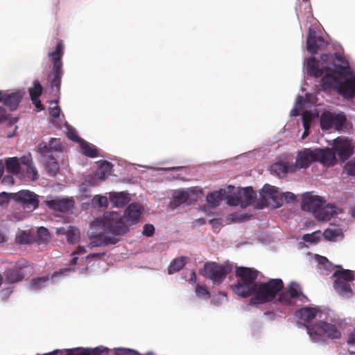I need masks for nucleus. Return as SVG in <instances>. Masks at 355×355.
Wrapping results in <instances>:
<instances>
[{"label":"nucleus","mask_w":355,"mask_h":355,"mask_svg":"<svg viewBox=\"0 0 355 355\" xmlns=\"http://www.w3.org/2000/svg\"><path fill=\"white\" fill-rule=\"evenodd\" d=\"M187 257H180L174 259L168 267V272L171 275L180 271L186 264Z\"/></svg>","instance_id":"nucleus-30"},{"label":"nucleus","mask_w":355,"mask_h":355,"mask_svg":"<svg viewBox=\"0 0 355 355\" xmlns=\"http://www.w3.org/2000/svg\"><path fill=\"white\" fill-rule=\"evenodd\" d=\"M9 112L3 107L0 106V121L8 119Z\"/></svg>","instance_id":"nucleus-56"},{"label":"nucleus","mask_w":355,"mask_h":355,"mask_svg":"<svg viewBox=\"0 0 355 355\" xmlns=\"http://www.w3.org/2000/svg\"><path fill=\"white\" fill-rule=\"evenodd\" d=\"M288 292L293 299L300 298V297H302L303 298H306V295L303 294L297 283H291V284L288 286Z\"/></svg>","instance_id":"nucleus-37"},{"label":"nucleus","mask_w":355,"mask_h":355,"mask_svg":"<svg viewBox=\"0 0 355 355\" xmlns=\"http://www.w3.org/2000/svg\"><path fill=\"white\" fill-rule=\"evenodd\" d=\"M143 211L142 206L136 202L130 204L124 211V218L129 225H133L139 222V219Z\"/></svg>","instance_id":"nucleus-17"},{"label":"nucleus","mask_w":355,"mask_h":355,"mask_svg":"<svg viewBox=\"0 0 355 355\" xmlns=\"http://www.w3.org/2000/svg\"><path fill=\"white\" fill-rule=\"evenodd\" d=\"M336 207L331 204H328L325 206L324 205L320 208L315 217L319 220H329L334 215H336Z\"/></svg>","instance_id":"nucleus-23"},{"label":"nucleus","mask_w":355,"mask_h":355,"mask_svg":"<svg viewBox=\"0 0 355 355\" xmlns=\"http://www.w3.org/2000/svg\"><path fill=\"white\" fill-rule=\"evenodd\" d=\"M91 226L101 228L105 233H111L112 236L115 237L123 235L128 231V227L121 214L115 211L105 213L103 218L92 221Z\"/></svg>","instance_id":"nucleus-4"},{"label":"nucleus","mask_w":355,"mask_h":355,"mask_svg":"<svg viewBox=\"0 0 355 355\" xmlns=\"http://www.w3.org/2000/svg\"><path fill=\"white\" fill-rule=\"evenodd\" d=\"M16 242L19 244H28L31 242L32 236L25 231L19 233L15 238Z\"/></svg>","instance_id":"nucleus-42"},{"label":"nucleus","mask_w":355,"mask_h":355,"mask_svg":"<svg viewBox=\"0 0 355 355\" xmlns=\"http://www.w3.org/2000/svg\"><path fill=\"white\" fill-rule=\"evenodd\" d=\"M24 94L25 92L21 90L14 92L0 90V103L2 102L9 111H15L21 102Z\"/></svg>","instance_id":"nucleus-12"},{"label":"nucleus","mask_w":355,"mask_h":355,"mask_svg":"<svg viewBox=\"0 0 355 355\" xmlns=\"http://www.w3.org/2000/svg\"><path fill=\"white\" fill-rule=\"evenodd\" d=\"M11 199L19 204L24 209L35 210L38 208L39 196L33 191L23 189L16 193H10Z\"/></svg>","instance_id":"nucleus-9"},{"label":"nucleus","mask_w":355,"mask_h":355,"mask_svg":"<svg viewBox=\"0 0 355 355\" xmlns=\"http://www.w3.org/2000/svg\"><path fill=\"white\" fill-rule=\"evenodd\" d=\"M45 203L51 209L61 212L69 211L74 206V200L72 198L55 197L46 200Z\"/></svg>","instance_id":"nucleus-14"},{"label":"nucleus","mask_w":355,"mask_h":355,"mask_svg":"<svg viewBox=\"0 0 355 355\" xmlns=\"http://www.w3.org/2000/svg\"><path fill=\"white\" fill-rule=\"evenodd\" d=\"M48 280V276L34 278L30 282V288L32 290L40 289L44 286Z\"/></svg>","instance_id":"nucleus-38"},{"label":"nucleus","mask_w":355,"mask_h":355,"mask_svg":"<svg viewBox=\"0 0 355 355\" xmlns=\"http://www.w3.org/2000/svg\"><path fill=\"white\" fill-rule=\"evenodd\" d=\"M29 266V262L26 259L18 260L12 268L5 271L6 282L8 284H15L22 281L26 275L25 270Z\"/></svg>","instance_id":"nucleus-10"},{"label":"nucleus","mask_w":355,"mask_h":355,"mask_svg":"<svg viewBox=\"0 0 355 355\" xmlns=\"http://www.w3.org/2000/svg\"><path fill=\"white\" fill-rule=\"evenodd\" d=\"M105 254V252H101V253H91L89 254H88L87 256V259H92V258H101L103 256H104Z\"/></svg>","instance_id":"nucleus-60"},{"label":"nucleus","mask_w":355,"mask_h":355,"mask_svg":"<svg viewBox=\"0 0 355 355\" xmlns=\"http://www.w3.org/2000/svg\"><path fill=\"white\" fill-rule=\"evenodd\" d=\"M1 182L4 185H12L14 184V178L12 175H6L3 178Z\"/></svg>","instance_id":"nucleus-57"},{"label":"nucleus","mask_w":355,"mask_h":355,"mask_svg":"<svg viewBox=\"0 0 355 355\" xmlns=\"http://www.w3.org/2000/svg\"><path fill=\"white\" fill-rule=\"evenodd\" d=\"M278 298L277 301L284 305H291L293 304V298L288 291H282V290L277 294Z\"/></svg>","instance_id":"nucleus-40"},{"label":"nucleus","mask_w":355,"mask_h":355,"mask_svg":"<svg viewBox=\"0 0 355 355\" xmlns=\"http://www.w3.org/2000/svg\"><path fill=\"white\" fill-rule=\"evenodd\" d=\"M345 169L349 175L355 177V157L346 164Z\"/></svg>","instance_id":"nucleus-50"},{"label":"nucleus","mask_w":355,"mask_h":355,"mask_svg":"<svg viewBox=\"0 0 355 355\" xmlns=\"http://www.w3.org/2000/svg\"><path fill=\"white\" fill-rule=\"evenodd\" d=\"M262 191L266 195L270 196L272 198H275L279 196L278 188L268 184H266L263 186Z\"/></svg>","instance_id":"nucleus-43"},{"label":"nucleus","mask_w":355,"mask_h":355,"mask_svg":"<svg viewBox=\"0 0 355 355\" xmlns=\"http://www.w3.org/2000/svg\"><path fill=\"white\" fill-rule=\"evenodd\" d=\"M320 234L319 232H315L312 234H306L303 236L302 239L304 241L309 242L311 243H316L320 240Z\"/></svg>","instance_id":"nucleus-47"},{"label":"nucleus","mask_w":355,"mask_h":355,"mask_svg":"<svg viewBox=\"0 0 355 355\" xmlns=\"http://www.w3.org/2000/svg\"><path fill=\"white\" fill-rule=\"evenodd\" d=\"M340 270L335 271L332 277L335 279L334 288L343 297L350 298L353 295L352 282L354 279V274L352 270L343 269L340 266H336Z\"/></svg>","instance_id":"nucleus-7"},{"label":"nucleus","mask_w":355,"mask_h":355,"mask_svg":"<svg viewBox=\"0 0 355 355\" xmlns=\"http://www.w3.org/2000/svg\"><path fill=\"white\" fill-rule=\"evenodd\" d=\"M272 169L277 173L278 176H284L289 171H294L295 168L293 166H288L284 163H275L272 166Z\"/></svg>","instance_id":"nucleus-35"},{"label":"nucleus","mask_w":355,"mask_h":355,"mask_svg":"<svg viewBox=\"0 0 355 355\" xmlns=\"http://www.w3.org/2000/svg\"><path fill=\"white\" fill-rule=\"evenodd\" d=\"M85 182L91 186H96L101 181L98 180L97 177L95 175H88L85 179Z\"/></svg>","instance_id":"nucleus-54"},{"label":"nucleus","mask_w":355,"mask_h":355,"mask_svg":"<svg viewBox=\"0 0 355 355\" xmlns=\"http://www.w3.org/2000/svg\"><path fill=\"white\" fill-rule=\"evenodd\" d=\"M79 239V231L77 228L71 227L67 232V239L71 243H76Z\"/></svg>","instance_id":"nucleus-45"},{"label":"nucleus","mask_w":355,"mask_h":355,"mask_svg":"<svg viewBox=\"0 0 355 355\" xmlns=\"http://www.w3.org/2000/svg\"><path fill=\"white\" fill-rule=\"evenodd\" d=\"M306 329L310 338L314 342L324 341L325 337L332 340L341 337V332L336 324L323 321L308 325Z\"/></svg>","instance_id":"nucleus-6"},{"label":"nucleus","mask_w":355,"mask_h":355,"mask_svg":"<svg viewBox=\"0 0 355 355\" xmlns=\"http://www.w3.org/2000/svg\"><path fill=\"white\" fill-rule=\"evenodd\" d=\"M50 239V234L46 227H40L37 230V240L40 242H46Z\"/></svg>","instance_id":"nucleus-41"},{"label":"nucleus","mask_w":355,"mask_h":355,"mask_svg":"<svg viewBox=\"0 0 355 355\" xmlns=\"http://www.w3.org/2000/svg\"><path fill=\"white\" fill-rule=\"evenodd\" d=\"M112 164L107 161H103L100 164L94 175L98 180L103 181L111 173Z\"/></svg>","instance_id":"nucleus-24"},{"label":"nucleus","mask_w":355,"mask_h":355,"mask_svg":"<svg viewBox=\"0 0 355 355\" xmlns=\"http://www.w3.org/2000/svg\"><path fill=\"white\" fill-rule=\"evenodd\" d=\"M73 355H107V349L96 347L93 349L76 348L71 349Z\"/></svg>","instance_id":"nucleus-28"},{"label":"nucleus","mask_w":355,"mask_h":355,"mask_svg":"<svg viewBox=\"0 0 355 355\" xmlns=\"http://www.w3.org/2000/svg\"><path fill=\"white\" fill-rule=\"evenodd\" d=\"M306 70L309 76L315 78H319L325 73L321 79V86L324 90L331 89L336 84L338 86L339 83H341L339 81L338 78L331 71L330 67L322 66L320 68L319 61L314 57L307 59Z\"/></svg>","instance_id":"nucleus-5"},{"label":"nucleus","mask_w":355,"mask_h":355,"mask_svg":"<svg viewBox=\"0 0 355 355\" xmlns=\"http://www.w3.org/2000/svg\"><path fill=\"white\" fill-rule=\"evenodd\" d=\"M89 237L93 239L89 244L90 248L114 245L119 241V239L115 236L105 235L103 231L94 233L91 232Z\"/></svg>","instance_id":"nucleus-15"},{"label":"nucleus","mask_w":355,"mask_h":355,"mask_svg":"<svg viewBox=\"0 0 355 355\" xmlns=\"http://www.w3.org/2000/svg\"><path fill=\"white\" fill-rule=\"evenodd\" d=\"M338 92L346 98H352L355 96V76L346 79L339 83Z\"/></svg>","instance_id":"nucleus-18"},{"label":"nucleus","mask_w":355,"mask_h":355,"mask_svg":"<svg viewBox=\"0 0 355 355\" xmlns=\"http://www.w3.org/2000/svg\"><path fill=\"white\" fill-rule=\"evenodd\" d=\"M110 200L114 207L120 208L125 206L129 202L130 198L127 194L123 193H115L110 194Z\"/></svg>","instance_id":"nucleus-26"},{"label":"nucleus","mask_w":355,"mask_h":355,"mask_svg":"<svg viewBox=\"0 0 355 355\" xmlns=\"http://www.w3.org/2000/svg\"><path fill=\"white\" fill-rule=\"evenodd\" d=\"M155 232V227L153 225L146 224L144 226L142 234L146 236H151Z\"/></svg>","instance_id":"nucleus-52"},{"label":"nucleus","mask_w":355,"mask_h":355,"mask_svg":"<svg viewBox=\"0 0 355 355\" xmlns=\"http://www.w3.org/2000/svg\"><path fill=\"white\" fill-rule=\"evenodd\" d=\"M19 164L22 166V171H25L27 178L31 180H35L38 178V173L36 168L33 166L31 155L21 157Z\"/></svg>","instance_id":"nucleus-19"},{"label":"nucleus","mask_w":355,"mask_h":355,"mask_svg":"<svg viewBox=\"0 0 355 355\" xmlns=\"http://www.w3.org/2000/svg\"><path fill=\"white\" fill-rule=\"evenodd\" d=\"M62 149V144L58 139L51 138L49 144L42 143L39 146V152L43 156H48L53 152H60Z\"/></svg>","instance_id":"nucleus-20"},{"label":"nucleus","mask_w":355,"mask_h":355,"mask_svg":"<svg viewBox=\"0 0 355 355\" xmlns=\"http://www.w3.org/2000/svg\"><path fill=\"white\" fill-rule=\"evenodd\" d=\"M280 196V199L282 200L284 198L287 203L293 202L296 199L295 194L291 192L282 193Z\"/></svg>","instance_id":"nucleus-51"},{"label":"nucleus","mask_w":355,"mask_h":355,"mask_svg":"<svg viewBox=\"0 0 355 355\" xmlns=\"http://www.w3.org/2000/svg\"><path fill=\"white\" fill-rule=\"evenodd\" d=\"M68 137L73 140V141H78V136H76V134L74 133H71V132H68V135H67Z\"/></svg>","instance_id":"nucleus-64"},{"label":"nucleus","mask_w":355,"mask_h":355,"mask_svg":"<svg viewBox=\"0 0 355 355\" xmlns=\"http://www.w3.org/2000/svg\"><path fill=\"white\" fill-rule=\"evenodd\" d=\"M225 196L226 190L220 189L218 191L209 193L207 196V201L209 205L216 207L219 205L220 202L225 198Z\"/></svg>","instance_id":"nucleus-25"},{"label":"nucleus","mask_w":355,"mask_h":355,"mask_svg":"<svg viewBox=\"0 0 355 355\" xmlns=\"http://www.w3.org/2000/svg\"><path fill=\"white\" fill-rule=\"evenodd\" d=\"M331 150L334 154L337 153L342 162H345L353 154L354 146L351 140L338 137L334 140L333 149Z\"/></svg>","instance_id":"nucleus-13"},{"label":"nucleus","mask_w":355,"mask_h":355,"mask_svg":"<svg viewBox=\"0 0 355 355\" xmlns=\"http://www.w3.org/2000/svg\"><path fill=\"white\" fill-rule=\"evenodd\" d=\"M324 238L327 241H335L337 237L341 235L340 229H327L322 234Z\"/></svg>","instance_id":"nucleus-39"},{"label":"nucleus","mask_w":355,"mask_h":355,"mask_svg":"<svg viewBox=\"0 0 355 355\" xmlns=\"http://www.w3.org/2000/svg\"><path fill=\"white\" fill-rule=\"evenodd\" d=\"M10 199H11L10 193L1 192L0 193V205L7 204Z\"/></svg>","instance_id":"nucleus-55"},{"label":"nucleus","mask_w":355,"mask_h":355,"mask_svg":"<svg viewBox=\"0 0 355 355\" xmlns=\"http://www.w3.org/2000/svg\"><path fill=\"white\" fill-rule=\"evenodd\" d=\"M347 343L349 344L355 345V330L353 332H352L351 334L349 335Z\"/></svg>","instance_id":"nucleus-63"},{"label":"nucleus","mask_w":355,"mask_h":355,"mask_svg":"<svg viewBox=\"0 0 355 355\" xmlns=\"http://www.w3.org/2000/svg\"><path fill=\"white\" fill-rule=\"evenodd\" d=\"M320 59L324 66L330 67L335 75L344 78L352 74L348 60L340 53L322 54Z\"/></svg>","instance_id":"nucleus-8"},{"label":"nucleus","mask_w":355,"mask_h":355,"mask_svg":"<svg viewBox=\"0 0 355 355\" xmlns=\"http://www.w3.org/2000/svg\"><path fill=\"white\" fill-rule=\"evenodd\" d=\"M318 310L312 307H303L297 312V315L305 322H310L316 317Z\"/></svg>","instance_id":"nucleus-27"},{"label":"nucleus","mask_w":355,"mask_h":355,"mask_svg":"<svg viewBox=\"0 0 355 355\" xmlns=\"http://www.w3.org/2000/svg\"><path fill=\"white\" fill-rule=\"evenodd\" d=\"M32 102L37 109H39L40 110H44V107L43 106V105L42 104V103L39 98H37L36 101H32Z\"/></svg>","instance_id":"nucleus-62"},{"label":"nucleus","mask_w":355,"mask_h":355,"mask_svg":"<svg viewBox=\"0 0 355 355\" xmlns=\"http://www.w3.org/2000/svg\"><path fill=\"white\" fill-rule=\"evenodd\" d=\"M60 114V108L58 105H55L49 108V114L54 119L59 117Z\"/></svg>","instance_id":"nucleus-53"},{"label":"nucleus","mask_w":355,"mask_h":355,"mask_svg":"<svg viewBox=\"0 0 355 355\" xmlns=\"http://www.w3.org/2000/svg\"><path fill=\"white\" fill-rule=\"evenodd\" d=\"M227 272V269L225 266L215 262L205 263L201 271L203 276L218 284L224 280Z\"/></svg>","instance_id":"nucleus-11"},{"label":"nucleus","mask_w":355,"mask_h":355,"mask_svg":"<svg viewBox=\"0 0 355 355\" xmlns=\"http://www.w3.org/2000/svg\"><path fill=\"white\" fill-rule=\"evenodd\" d=\"M320 126L322 130H329L334 128V114L326 112L322 114L320 119Z\"/></svg>","instance_id":"nucleus-32"},{"label":"nucleus","mask_w":355,"mask_h":355,"mask_svg":"<svg viewBox=\"0 0 355 355\" xmlns=\"http://www.w3.org/2000/svg\"><path fill=\"white\" fill-rule=\"evenodd\" d=\"M196 293L198 296L205 297L207 299L209 298L210 294L205 286L198 285L196 287Z\"/></svg>","instance_id":"nucleus-48"},{"label":"nucleus","mask_w":355,"mask_h":355,"mask_svg":"<svg viewBox=\"0 0 355 355\" xmlns=\"http://www.w3.org/2000/svg\"><path fill=\"white\" fill-rule=\"evenodd\" d=\"M43 92V87L38 80L33 81V87L28 89V92L32 101H36L40 97Z\"/></svg>","instance_id":"nucleus-34"},{"label":"nucleus","mask_w":355,"mask_h":355,"mask_svg":"<svg viewBox=\"0 0 355 355\" xmlns=\"http://www.w3.org/2000/svg\"><path fill=\"white\" fill-rule=\"evenodd\" d=\"M324 43V40L322 37H316L314 33H309L306 41L307 51L311 54H316Z\"/></svg>","instance_id":"nucleus-21"},{"label":"nucleus","mask_w":355,"mask_h":355,"mask_svg":"<svg viewBox=\"0 0 355 355\" xmlns=\"http://www.w3.org/2000/svg\"><path fill=\"white\" fill-rule=\"evenodd\" d=\"M80 148L83 153L89 157H96L98 155V150L96 148L88 142L85 141H81L80 142Z\"/></svg>","instance_id":"nucleus-33"},{"label":"nucleus","mask_w":355,"mask_h":355,"mask_svg":"<svg viewBox=\"0 0 355 355\" xmlns=\"http://www.w3.org/2000/svg\"><path fill=\"white\" fill-rule=\"evenodd\" d=\"M345 122V116L340 114H334V128L335 129H336L337 130H340L343 128Z\"/></svg>","instance_id":"nucleus-44"},{"label":"nucleus","mask_w":355,"mask_h":355,"mask_svg":"<svg viewBox=\"0 0 355 355\" xmlns=\"http://www.w3.org/2000/svg\"><path fill=\"white\" fill-rule=\"evenodd\" d=\"M5 166L8 172L17 174L22 171V166L20 165L17 157H10L6 160Z\"/></svg>","instance_id":"nucleus-31"},{"label":"nucleus","mask_w":355,"mask_h":355,"mask_svg":"<svg viewBox=\"0 0 355 355\" xmlns=\"http://www.w3.org/2000/svg\"><path fill=\"white\" fill-rule=\"evenodd\" d=\"M86 252V250L83 246H78L76 250L73 252V254H80Z\"/></svg>","instance_id":"nucleus-61"},{"label":"nucleus","mask_w":355,"mask_h":355,"mask_svg":"<svg viewBox=\"0 0 355 355\" xmlns=\"http://www.w3.org/2000/svg\"><path fill=\"white\" fill-rule=\"evenodd\" d=\"M324 203V201H323L322 198L306 194L303 196L302 209L304 211L311 212L315 215Z\"/></svg>","instance_id":"nucleus-16"},{"label":"nucleus","mask_w":355,"mask_h":355,"mask_svg":"<svg viewBox=\"0 0 355 355\" xmlns=\"http://www.w3.org/2000/svg\"><path fill=\"white\" fill-rule=\"evenodd\" d=\"M64 55V44L62 40H58L55 49L48 53V57L53 64L48 80L51 92L55 95L60 94L61 79L63 76L62 58Z\"/></svg>","instance_id":"nucleus-3"},{"label":"nucleus","mask_w":355,"mask_h":355,"mask_svg":"<svg viewBox=\"0 0 355 355\" xmlns=\"http://www.w3.org/2000/svg\"><path fill=\"white\" fill-rule=\"evenodd\" d=\"M190 193V191H175L173 193V198L176 205L188 202Z\"/></svg>","instance_id":"nucleus-36"},{"label":"nucleus","mask_w":355,"mask_h":355,"mask_svg":"<svg viewBox=\"0 0 355 355\" xmlns=\"http://www.w3.org/2000/svg\"><path fill=\"white\" fill-rule=\"evenodd\" d=\"M44 157H46L45 166L47 172L50 175L55 176L59 171V164L58 162L51 154Z\"/></svg>","instance_id":"nucleus-29"},{"label":"nucleus","mask_w":355,"mask_h":355,"mask_svg":"<svg viewBox=\"0 0 355 355\" xmlns=\"http://www.w3.org/2000/svg\"><path fill=\"white\" fill-rule=\"evenodd\" d=\"M116 355H139L138 352L135 350L125 349V348H119L115 350Z\"/></svg>","instance_id":"nucleus-49"},{"label":"nucleus","mask_w":355,"mask_h":355,"mask_svg":"<svg viewBox=\"0 0 355 355\" xmlns=\"http://www.w3.org/2000/svg\"><path fill=\"white\" fill-rule=\"evenodd\" d=\"M226 200L228 205L231 206H237L241 205V202L239 196V192L234 193L233 194L227 195L226 194Z\"/></svg>","instance_id":"nucleus-46"},{"label":"nucleus","mask_w":355,"mask_h":355,"mask_svg":"<svg viewBox=\"0 0 355 355\" xmlns=\"http://www.w3.org/2000/svg\"><path fill=\"white\" fill-rule=\"evenodd\" d=\"M107 203V199L105 196H100L98 199V204L100 207L106 206Z\"/></svg>","instance_id":"nucleus-59"},{"label":"nucleus","mask_w":355,"mask_h":355,"mask_svg":"<svg viewBox=\"0 0 355 355\" xmlns=\"http://www.w3.org/2000/svg\"><path fill=\"white\" fill-rule=\"evenodd\" d=\"M259 271L252 268L237 267L235 274L236 283L232 286L233 291L242 297L251 295L250 303L253 305L263 304L273 301L283 289L281 279H270L267 282H256Z\"/></svg>","instance_id":"nucleus-1"},{"label":"nucleus","mask_w":355,"mask_h":355,"mask_svg":"<svg viewBox=\"0 0 355 355\" xmlns=\"http://www.w3.org/2000/svg\"><path fill=\"white\" fill-rule=\"evenodd\" d=\"M311 119H312V118H311V116L309 112H306L303 114V115H302V122L303 123L306 122L307 123H311Z\"/></svg>","instance_id":"nucleus-58"},{"label":"nucleus","mask_w":355,"mask_h":355,"mask_svg":"<svg viewBox=\"0 0 355 355\" xmlns=\"http://www.w3.org/2000/svg\"><path fill=\"white\" fill-rule=\"evenodd\" d=\"M315 162L330 166L336 164V158L331 148H305L298 153L294 168H307Z\"/></svg>","instance_id":"nucleus-2"},{"label":"nucleus","mask_w":355,"mask_h":355,"mask_svg":"<svg viewBox=\"0 0 355 355\" xmlns=\"http://www.w3.org/2000/svg\"><path fill=\"white\" fill-rule=\"evenodd\" d=\"M238 192L242 207H247L250 205L256 198V193L252 187L241 189Z\"/></svg>","instance_id":"nucleus-22"}]
</instances>
